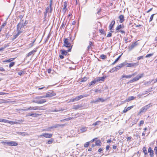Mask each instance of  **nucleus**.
<instances>
[{
	"label": "nucleus",
	"instance_id": "nucleus-1",
	"mask_svg": "<svg viewBox=\"0 0 157 157\" xmlns=\"http://www.w3.org/2000/svg\"><path fill=\"white\" fill-rule=\"evenodd\" d=\"M70 41V39L68 38H64L63 40L64 44L63 46L69 48L67 50V51L68 52L71 51L72 47V45L71 44Z\"/></svg>",
	"mask_w": 157,
	"mask_h": 157
},
{
	"label": "nucleus",
	"instance_id": "nucleus-2",
	"mask_svg": "<svg viewBox=\"0 0 157 157\" xmlns=\"http://www.w3.org/2000/svg\"><path fill=\"white\" fill-rule=\"evenodd\" d=\"M24 111L28 110H41L42 109L41 107L35 106H30L28 108L23 109Z\"/></svg>",
	"mask_w": 157,
	"mask_h": 157
},
{
	"label": "nucleus",
	"instance_id": "nucleus-3",
	"mask_svg": "<svg viewBox=\"0 0 157 157\" xmlns=\"http://www.w3.org/2000/svg\"><path fill=\"white\" fill-rule=\"evenodd\" d=\"M89 96L88 94H84L83 95H81L76 97L75 98H71L69 102H73L74 101H76L78 100H79L81 98L87 97Z\"/></svg>",
	"mask_w": 157,
	"mask_h": 157
},
{
	"label": "nucleus",
	"instance_id": "nucleus-4",
	"mask_svg": "<svg viewBox=\"0 0 157 157\" xmlns=\"http://www.w3.org/2000/svg\"><path fill=\"white\" fill-rule=\"evenodd\" d=\"M56 95V94L52 90H51L48 92L46 94V95H45L44 97L46 98L52 97L55 96Z\"/></svg>",
	"mask_w": 157,
	"mask_h": 157
},
{
	"label": "nucleus",
	"instance_id": "nucleus-5",
	"mask_svg": "<svg viewBox=\"0 0 157 157\" xmlns=\"http://www.w3.org/2000/svg\"><path fill=\"white\" fill-rule=\"evenodd\" d=\"M151 104H150L148 105H147L143 107L140 109V113H141L143 112H146L147 110L148 109L150 106H151Z\"/></svg>",
	"mask_w": 157,
	"mask_h": 157
},
{
	"label": "nucleus",
	"instance_id": "nucleus-6",
	"mask_svg": "<svg viewBox=\"0 0 157 157\" xmlns=\"http://www.w3.org/2000/svg\"><path fill=\"white\" fill-rule=\"evenodd\" d=\"M138 62L134 63H127L126 62V67H136L137 66L139 65Z\"/></svg>",
	"mask_w": 157,
	"mask_h": 157
},
{
	"label": "nucleus",
	"instance_id": "nucleus-7",
	"mask_svg": "<svg viewBox=\"0 0 157 157\" xmlns=\"http://www.w3.org/2000/svg\"><path fill=\"white\" fill-rule=\"evenodd\" d=\"M136 75V73H134L132 75H123L121 77V78H120V79H121L124 78H131L132 76H134Z\"/></svg>",
	"mask_w": 157,
	"mask_h": 157
},
{
	"label": "nucleus",
	"instance_id": "nucleus-8",
	"mask_svg": "<svg viewBox=\"0 0 157 157\" xmlns=\"http://www.w3.org/2000/svg\"><path fill=\"white\" fill-rule=\"evenodd\" d=\"M7 145L8 146H16L18 144L13 141H8Z\"/></svg>",
	"mask_w": 157,
	"mask_h": 157
},
{
	"label": "nucleus",
	"instance_id": "nucleus-9",
	"mask_svg": "<svg viewBox=\"0 0 157 157\" xmlns=\"http://www.w3.org/2000/svg\"><path fill=\"white\" fill-rule=\"evenodd\" d=\"M23 21H24L23 20H21V22L20 23H19L18 24L17 26V30H19V29H21V28L23 27L24 26L23 25Z\"/></svg>",
	"mask_w": 157,
	"mask_h": 157
},
{
	"label": "nucleus",
	"instance_id": "nucleus-10",
	"mask_svg": "<svg viewBox=\"0 0 157 157\" xmlns=\"http://www.w3.org/2000/svg\"><path fill=\"white\" fill-rule=\"evenodd\" d=\"M46 102L45 99H41L40 101H33L32 102L36 103L39 104L43 103Z\"/></svg>",
	"mask_w": 157,
	"mask_h": 157
},
{
	"label": "nucleus",
	"instance_id": "nucleus-11",
	"mask_svg": "<svg viewBox=\"0 0 157 157\" xmlns=\"http://www.w3.org/2000/svg\"><path fill=\"white\" fill-rule=\"evenodd\" d=\"M148 152L149 153L150 156L151 157H153L154 156V152L151 149L150 147H149Z\"/></svg>",
	"mask_w": 157,
	"mask_h": 157
},
{
	"label": "nucleus",
	"instance_id": "nucleus-12",
	"mask_svg": "<svg viewBox=\"0 0 157 157\" xmlns=\"http://www.w3.org/2000/svg\"><path fill=\"white\" fill-rule=\"evenodd\" d=\"M126 66V62H124L118 65L117 66V67L118 68V70L120 69L121 68L124 67V66Z\"/></svg>",
	"mask_w": 157,
	"mask_h": 157
},
{
	"label": "nucleus",
	"instance_id": "nucleus-13",
	"mask_svg": "<svg viewBox=\"0 0 157 157\" xmlns=\"http://www.w3.org/2000/svg\"><path fill=\"white\" fill-rule=\"evenodd\" d=\"M52 136V134L48 133H44L43 136L46 138H50Z\"/></svg>",
	"mask_w": 157,
	"mask_h": 157
},
{
	"label": "nucleus",
	"instance_id": "nucleus-14",
	"mask_svg": "<svg viewBox=\"0 0 157 157\" xmlns=\"http://www.w3.org/2000/svg\"><path fill=\"white\" fill-rule=\"evenodd\" d=\"M143 74H141L140 75H137L136 77H135L133 78V80H135V81H137L140 78H141L143 76Z\"/></svg>",
	"mask_w": 157,
	"mask_h": 157
},
{
	"label": "nucleus",
	"instance_id": "nucleus-15",
	"mask_svg": "<svg viewBox=\"0 0 157 157\" xmlns=\"http://www.w3.org/2000/svg\"><path fill=\"white\" fill-rule=\"evenodd\" d=\"M67 6V3L66 2H64L63 3V7L62 10V11L64 13L67 10L66 8Z\"/></svg>",
	"mask_w": 157,
	"mask_h": 157
},
{
	"label": "nucleus",
	"instance_id": "nucleus-16",
	"mask_svg": "<svg viewBox=\"0 0 157 157\" xmlns=\"http://www.w3.org/2000/svg\"><path fill=\"white\" fill-rule=\"evenodd\" d=\"M52 1L51 0V3L49 5V7H47L46 9L47 11H48V12L51 13L52 11V9L51 8L52 6Z\"/></svg>",
	"mask_w": 157,
	"mask_h": 157
},
{
	"label": "nucleus",
	"instance_id": "nucleus-17",
	"mask_svg": "<svg viewBox=\"0 0 157 157\" xmlns=\"http://www.w3.org/2000/svg\"><path fill=\"white\" fill-rule=\"evenodd\" d=\"M115 24V21L114 20L112 21L111 23L109 26V30H112V28L113 27Z\"/></svg>",
	"mask_w": 157,
	"mask_h": 157
},
{
	"label": "nucleus",
	"instance_id": "nucleus-18",
	"mask_svg": "<svg viewBox=\"0 0 157 157\" xmlns=\"http://www.w3.org/2000/svg\"><path fill=\"white\" fill-rule=\"evenodd\" d=\"M137 45V44L136 42L132 44L129 48V50H132L135 46Z\"/></svg>",
	"mask_w": 157,
	"mask_h": 157
},
{
	"label": "nucleus",
	"instance_id": "nucleus-19",
	"mask_svg": "<svg viewBox=\"0 0 157 157\" xmlns=\"http://www.w3.org/2000/svg\"><path fill=\"white\" fill-rule=\"evenodd\" d=\"M119 18L120 19V22L121 23H122L124 21V16L123 15H121L119 17Z\"/></svg>",
	"mask_w": 157,
	"mask_h": 157
},
{
	"label": "nucleus",
	"instance_id": "nucleus-20",
	"mask_svg": "<svg viewBox=\"0 0 157 157\" xmlns=\"http://www.w3.org/2000/svg\"><path fill=\"white\" fill-rule=\"evenodd\" d=\"M36 52V50H33L32 51L30 52H29L27 55V57H28L30 56H31L33 54H34V53Z\"/></svg>",
	"mask_w": 157,
	"mask_h": 157
},
{
	"label": "nucleus",
	"instance_id": "nucleus-21",
	"mask_svg": "<svg viewBox=\"0 0 157 157\" xmlns=\"http://www.w3.org/2000/svg\"><path fill=\"white\" fill-rule=\"evenodd\" d=\"M60 52L62 55L65 56L67 55V52H69L67 51V50H60Z\"/></svg>",
	"mask_w": 157,
	"mask_h": 157
},
{
	"label": "nucleus",
	"instance_id": "nucleus-22",
	"mask_svg": "<svg viewBox=\"0 0 157 157\" xmlns=\"http://www.w3.org/2000/svg\"><path fill=\"white\" fill-rule=\"evenodd\" d=\"M82 107L81 105H74L73 106V109H77Z\"/></svg>",
	"mask_w": 157,
	"mask_h": 157
},
{
	"label": "nucleus",
	"instance_id": "nucleus-23",
	"mask_svg": "<svg viewBox=\"0 0 157 157\" xmlns=\"http://www.w3.org/2000/svg\"><path fill=\"white\" fill-rule=\"evenodd\" d=\"M87 128L86 127H82L80 130L81 132L82 133L86 131L87 130Z\"/></svg>",
	"mask_w": 157,
	"mask_h": 157
},
{
	"label": "nucleus",
	"instance_id": "nucleus-24",
	"mask_svg": "<svg viewBox=\"0 0 157 157\" xmlns=\"http://www.w3.org/2000/svg\"><path fill=\"white\" fill-rule=\"evenodd\" d=\"M135 98V97L134 96H130L129 97L128 99L126 100V101L128 102L131 100H133Z\"/></svg>",
	"mask_w": 157,
	"mask_h": 157
},
{
	"label": "nucleus",
	"instance_id": "nucleus-25",
	"mask_svg": "<svg viewBox=\"0 0 157 157\" xmlns=\"http://www.w3.org/2000/svg\"><path fill=\"white\" fill-rule=\"evenodd\" d=\"M118 70V68L117 67V66L116 67L113 68L111 70L109 71V72L112 73L114 71H117Z\"/></svg>",
	"mask_w": 157,
	"mask_h": 157
},
{
	"label": "nucleus",
	"instance_id": "nucleus-26",
	"mask_svg": "<svg viewBox=\"0 0 157 157\" xmlns=\"http://www.w3.org/2000/svg\"><path fill=\"white\" fill-rule=\"evenodd\" d=\"M96 82H97V81L96 80V79H95L89 83V86H90L92 85H93Z\"/></svg>",
	"mask_w": 157,
	"mask_h": 157
},
{
	"label": "nucleus",
	"instance_id": "nucleus-27",
	"mask_svg": "<svg viewBox=\"0 0 157 157\" xmlns=\"http://www.w3.org/2000/svg\"><path fill=\"white\" fill-rule=\"evenodd\" d=\"M64 126V124H56L54 125V128H57L60 127V126Z\"/></svg>",
	"mask_w": 157,
	"mask_h": 157
},
{
	"label": "nucleus",
	"instance_id": "nucleus-28",
	"mask_svg": "<svg viewBox=\"0 0 157 157\" xmlns=\"http://www.w3.org/2000/svg\"><path fill=\"white\" fill-rule=\"evenodd\" d=\"M95 145L98 146H101V142L100 140H98L96 141Z\"/></svg>",
	"mask_w": 157,
	"mask_h": 157
},
{
	"label": "nucleus",
	"instance_id": "nucleus-29",
	"mask_svg": "<svg viewBox=\"0 0 157 157\" xmlns=\"http://www.w3.org/2000/svg\"><path fill=\"white\" fill-rule=\"evenodd\" d=\"M104 78L103 77H100L96 79L97 82L98 81H104Z\"/></svg>",
	"mask_w": 157,
	"mask_h": 157
},
{
	"label": "nucleus",
	"instance_id": "nucleus-30",
	"mask_svg": "<svg viewBox=\"0 0 157 157\" xmlns=\"http://www.w3.org/2000/svg\"><path fill=\"white\" fill-rule=\"evenodd\" d=\"M124 26L123 25H119L118 26H117L116 28V30H118L121 29L122 28H123Z\"/></svg>",
	"mask_w": 157,
	"mask_h": 157
},
{
	"label": "nucleus",
	"instance_id": "nucleus-31",
	"mask_svg": "<svg viewBox=\"0 0 157 157\" xmlns=\"http://www.w3.org/2000/svg\"><path fill=\"white\" fill-rule=\"evenodd\" d=\"M40 114H38V113H32V116L33 117H36L38 116H40Z\"/></svg>",
	"mask_w": 157,
	"mask_h": 157
},
{
	"label": "nucleus",
	"instance_id": "nucleus-32",
	"mask_svg": "<svg viewBox=\"0 0 157 157\" xmlns=\"http://www.w3.org/2000/svg\"><path fill=\"white\" fill-rule=\"evenodd\" d=\"M143 152L144 153L145 155H147L148 153L145 147H144L143 148Z\"/></svg>",
	"mask_w": 157,
	"mask_h": 157
},
{
	"label": "nucleus",
	"instance_id": "nucleus-33",
	"mask_svg": "<svg viewBox=\"0 0 157 157\" xmlns=\"http://www.w3.org/2000/svg\"><path fill=\"white\" fill-rule=\"evenodd\" d=\"M101 122L99 121H96V122L94 123L93 124H92V125H94V126H96V125H98L99 124H100V122Z\"/></svg>",
	"mask_w": 157,
	"mask_h": 157
},
{
	"label": "nucleus",
	"instance_id": "nucleus-34",
	"mask_svg": "<svg viewBox=\"0 0 157 157\" xmlns=\"http://www.w3.org/2000/svg\"><path fill=\"white\" fill-rule=\"evenodd\" d=\"M87 79V78L86 77H84L81 79V82H85L86 81Z\"/></svg>",
	"mask_w": 157,
	"mask_h": 157
},
{
	"label": "nucleus",
	"instance_id": "nucleus-35",
	"mask_svg": "<svg viewBox=\"0 0 157 157\" xmlns=\"http://www.w3.org/2000/svg\"><path fill=\"white\" fill-rule=\"evenodd\" d=\"M53 140H54L53 139H51L49 140L48 141L47 143L48 144H51L52 143V142H53Z\"/></svg>",
	"mask_w": 157,
	"mask_h": 157
},
{
	"label": "nucleus",
	"instance_id": "nucleus-36",
	"mask_svg": "<svg viewBox=\"0 0 157 157\" xmlns=\"http://www.w3.org/2000/svg\"><path fill=\"white\" fill-rule=\"evenodd\" d=\"M14 58H10V59H8V60H5V61H4V62H10L12 61H13V60H14Z\"/></svg>",
	"mask_w": 157,
	"mask_h": 157
},
{
	"label": "nucleus",
	"instance_id": "nucleus-37",
	"mask_svg": "<svg viewBox=\"0 0 157 157\" xmlns=\"http://www.w3.org/2000/svg\"><path fill=\"white\" fill-rule=\"evenodd\" d=\"M25 73V71H20L18 73V75L21 76L23 74H24Z\"/></svg>",
	"mask_w": 157,
	"mask_h": 157
},
{
	"label": "nucleus",
	"instance_id": "nucleus-38",
	"mask_svg": "<svg viewBox=\"0 0 157 157\" xmlns=\"http://www.w3.org/2000/svg\"><path fill=\"white\" fill-rule=\"evenodd\" d=\"M35 40H33V41H32V42L31 43L29 44V47H30V48L32 47L33 45V44L35 42Z\"/></svg>",
	"mask_w": 157,
	"mask_h": 157
},
{
	"label": "nucleus",
	"instance_id": "nucleus-39",
	"mask_svg": "<svg viewBox=\"0 0 157 157\" xmlns=\"http://www.w3.org/2000/svg\"><path fill=\"white\" fill-rule=\"evenodd\" d=\"M155 15V14H153L151 16L150 18V20H149L150 22H151V21L152 20L154 16Z\"/></svg>",
	"mask_w": 157,
	"mask_h": 157
},
{
	"label": "nucleus",
	"instance_id": "nucleus-40",
	"mask_svg": "<svg viewBox=\"0 0 157 157\" xmlns=\"http://www.w3.org/2000/svg\"><path fill=\"white\" fill-rule=\"evenodd\" d=\"M100 57L102 59H105L106 58V56L102 54L100 56Z\"/></svg>",
	"mask_w": 157,
	"mask_h": 157
},
{
	"label": "nucleus",
	"instance_id": "nucleus-41",
	"mask_svg": "<svg viewBox=\"0 0 157 157\" xmlns=\"http://www.w3.org/2000/svg\"><path fill=\"white\" fill-rule=\"evenodd\" d=\"M14 64H15V63L14 62H13L10 63V65H9V67L10 68L12 67H13L14 65Z\"/></svg>",
	"mask_w": 157,
	"mask_h": 157
},
{
	"label": "nucleus",
	"instance_id": "nucleus-42",
	"mask_svg": "<svg viewBox=\"0 0 157 157\" xmlns=\"http://www.w3.org/2000/svg\"><path fill=\"white\" fill-rule=\"evenodd\" d=\"M153 55V53L147 54L145 56L146 58H148L151 56Z\"/></svg>",
	"mask_w": 157,
	"mask_h": 157
},
{
	"label": "nucleus",
	"instance_id": "nucleus-43",
	"mask_svg": "<svg viewBox=\"0 0 157 157\" xmlns=\"http://www.w3.org/2000/svg\"><path fill=\"white\" fill-rule=\"evenodd\" d=\"M99 102V100H98V98L96 100H93L92 101H91V102L92 103H96V102Z\"/></svg>",
	"mask_w": 157,
	"mask_h": 157
},
{
	"label": "nucleus",
	"instance_id": "nucleus-44",
	"mask_svg": "<svg viewBox=\"0 0 157 157\" xmlns=\"http://www.w3.org/2000/svg\"><path fill=\"white\" fill-rule=\"evenodd\" d=\"M89 145V142H87L84 144V147H87Z\"/></svg>",
	"mask_w": 157,
	"mask_h": 157
},
{
	"label": "nucleus",
	"instance_id": "nucleus-45",
	"mask_svg": "<svg viewBox=\"0 0 157 157\" xmlns=\"http://www.w3.org/2000/svg\"><path fill=\"white\" fill-rule=\"evenodd\" d=\"M6 22H4L2 25L1 28H2V29L4 28V26L6 25Z\"/></svg>",
	"mask_w": 157,
	"mask_h": 157
},
{
	"label": "nucleus",
	"instance_id": "nucleus-46",
	"mask_svg": "<svg viewBox=\"0 0 157 157\" xmlns=\"http://www.w3.org/2000/svg\"><path fill=\"white\" fill-rule=\"evenodd\" d=\"M21 136H24L25 135H28V134L26 132H22Z\"/></svg>",
	"mask_w": 157,
	"mask_h": 157
},
{
	"label": "nucleus",
	"instance_id": "nucleus-47",
	"mask_svg": "<svg viewBox=\"0 0 157 157\" xmlns=\"http://www.w3.org/2000/svg\"><path fill=\"white\" fill-rule=\"evenodd\" d=\"M133 107V106L132 105L128 107L126 109H127V110L128 111V110H130Z\"/></svg>",
	"mask_w": 157,
	"mask_h": 157
},
{
	"label": "nucleus",
	"instance_id": "nucleus-48",
	"mask_svg": "<svg viewBox=\"0 0 157 157\" xmlns=\"http://www.w3.org/2000/svg\"><path fill=\"white\" fill-rule=\"evenodd\" d=\"M98 100H99V101H101V102H103L105 101V100L101 98H99Z\"/></svg>",
	"mask_w": 157,
	"mask_h": 157
},
{
	"label": "nucleus",
	"instance_id": "nucleus-49",
	"mask_svg": "<svg viewBox=\"0 0 157 157\" xmlns=\"http://www.w3.org/2000/svg\"><path fill=\"white\" fill-rule=\"evenodd\" d=\"M2 122H5V123H8V120H5L4 119H2Z\"/></svg>",
	"mask_w": 157,
	"mask_h": 157
},
{
	"label": "nucleus",
	"instance_id": "nucleus-50",
	"mask_svg": "<svg viewBox=\"0 0 157 157\" xmlns=\"http://www.w3.org/2000/svg\"><path fill=\"white\" fill-rule=\"evenodd\" d=\"M143 59V56H139L137 58V59L138 60H140V59Z\"/></svg>",
	"mask_w": 157,
	"mask_h": 157
},
{
	"label": "nucleus",
	"instance_id": "nucleus-51",
	"mask_svg": "<svg viewBox=\"0 0 157 157\" xmlns=\"http://www.w3.org/2000/svg\"><path fill=\"white\" fill-rule=\"evenodd\" d=\"M144 121H140L139 126H140L141 124H143L144 123Z\"/></svg>",
	"mask_w": 157,
	"mask_h": 157
},
{
	"label": "nucleus",
	"instance_id": "nucleus-52",
	"mask_svg": "<svg viewBox=\"0 0 157 157\" xmlns=\"http://www.w3.org/2000/svg\"><path fill=\"white\" fill-rule=\"evenodd\" d=\"M145 94H139L138 95L137 97L139 98H141V96L142 95Z\"/></svg>",
	"mask_w": 157,
	"mask_h": 157
},
{
	"label": "nucleus",
	"instance_id": "nucleus-53",
	"mask_svg": "<svg viewBox=\"0 0 157 157\" xmlns=\"http://www.w3.org/2000/svg\"><path fill=\"white\" fill-rule=\"evenodd\" d=\"M21 29H19V30H17L18 31L17 33L19 35L21 33H22V31L20 30Z\"/></svg>",
	"mask_w": 157,
	"mask_h": 157
},
{
	"label": "nucleus",
	"instance_id": "nucleus-54",
	"mask_svg": "<svg viewBox=\"0 0 157 157\" xmlns=\"http://www.w3.org/2000/svg\"><path fill=\"white\" fill-rule=\"evenodd\" d=\"M121 55H120L118 58H117V59L115 60V62H117L118 60H119V59L121 56Z\"/></svg>",
	"mask_w": 157,
	"mask_h": 157
},
{
	"label": "nucleus",
	"instance_id": "nucleus-55",
	"mask_svg": "<svg viewBox=\"0 0 157 157\" xmlns=\"http://www.w3.org/2000/svg\"><path fill=\"white\" fill-rule=\"evenodd\" d=\"M112 35V34L110 33H109L107 35V37H110Z\"/></svg>",
	"mask_w": 157,
	"mask_h": 157
},
{
	"label": "nucleus",
	"instance_id": "nucleus-56",
	"mask_svg": "<svg viewBox=\"0 0 157 157\" xmlns=\"http://www.w3.org/2000/svg\"><path fill=\"white\" fill-rule=\"evenodd\" d=\"M0 71H5V70L4 68H3L2 67H0Z\"/></svg>",
	"mask_w": 157,
	"mask_h": 157
},
{
	"label": "nucleus",
	"instance_id": "nucleus-57",
	"mask_svg": "<svg viewBox=\"0 0 157 157\" xmlns=\"http://www.w3.org/2000/svg\"><path fill=\"white\" fill-rule=\"evenodd\" d=\"M8 142V141H7V140H6L4 141H2L1 142V143L2 144H7Z\"/></svg>",
	"mask_w": 157,
	"mask_h": 157
},
{
	"label": "nucleus",
	"instance_id": "nucleus-58",
	"mask_svg": "<svg viewBox=\"0 0 157 157\" xmlns=\"http://www.w3.org/2000/svg\"><path fill=\"white\" fill-rule=\"evenodd\" d=\"M135 81V80H133V79L130 80L129 82L128 83H132V82H134Z\"/></svg>",
	"mask_w": 157,
	"mask_h": 157
},
{
	"label": "nucleus",
	"instance_id": "nucleus-59",
	"mask_svg": "<svg viewBox=\"0 0 157 157\" xmlns=\"http://www.w3.org/2000/svg\"><path fill=\"white\" fill-rule=\"evenodd\" d=\"M45 97V95L44 96H39V97H36V98H46L45 97Z\"/></svg>",
	"mask_w": 157,
	"mask_h": 157
},
{
	"label": "nucleus",
	"instance_id": "nucleus-60",
	"mask_svg": "<svg viewBox=\"0 0 157 157\" xmlns=\"http://www.w3.org/2000/svg\"><path fill=\"white\" fill-rule=\"evenodd\" d=\"M152 89V88H151L148 89L146 91V92L147 93H148L149 92L151 91V90Z\"/></svg>",
	"mask_w": 157,
	"mask_h": 157
},
{
	"label": "nucleus",
	"instance_id": "nucleus-61",
	"mask_svg": "<svg viewBox=\"0 0 157 157\" xmlns=\"http://www.w3.org/2000/svg\"><path fill=\"white\" fill-rule=\"evenodd\" d=\"M151 82H150V81L146 82L145 83V85H146V84L149 85L151 84Z\"/></svg>",
	"mask_w": 157,
	"mask_h": 157
},
{
	"label": "nucleus",
	"instance_id": "nucleus-62",
	"mask_svg": "<svg viewBox=\"0 0 157 157\" xmlns=\"http://www.w3.org/2000/svg\"><path fill=\"white\" fill-rule=\"evenodd\" d=\"M59 57L61 59H63L64 58L63 55H60L59 56Z\"/></svg>",
	"mask_w": 157,
	"mask_h": 157
},
{
	"label": "nucleus",
	"instance_id": "nucleus-63",
	"mask_svg": "<svg viewBox=\"0 0 157 157\" xmlns=\"http://www.w3.org/2000/svg\"><path fill=\"white\" fill-rule=\"evenodd\" d=\"M48 12V11H47V10H46V11L45 12H44V16L45 17H46V15H47V13Z\"/></svg>",
	"mask_w": 157,
	"mask_h": 157
},
{
	"label": "nucleus",
	"instance_id": "nucleus-64",
	"mask_svg": "<svg viewBox=\"0 0 157 157\" xmlns=\"http://www.w3.org/2000/svg\"><path fill=\"white\" fill-rule=\"evenodd\" d=\"M110 148V146L109 145H108L106 146V149L107 150H109V149Z\"/></svg>",
	"mask_w": 157,
	"mask_h": 157
}]
</instances>
